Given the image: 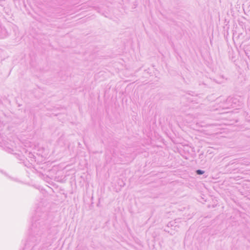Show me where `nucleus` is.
Returning <instances> with one entry per match:
<instances>
[{
  "mask_svg": "<svg viewBox=\"0 0 250 250\" xmlns=\"http://www.w3.org/2000/svg\"><path fill=\"white\" fill-rule=\"evenodd\" d=\"M196 172H197V173L198 174H202L204 173V172L203 171L201 170H197L196 171Z\"/></svg>",
  "mask_w": 250,
  "mask_h": 250,
  "instance_id": "obj_1",
  "label": "nucleus"
}]
</instances>
